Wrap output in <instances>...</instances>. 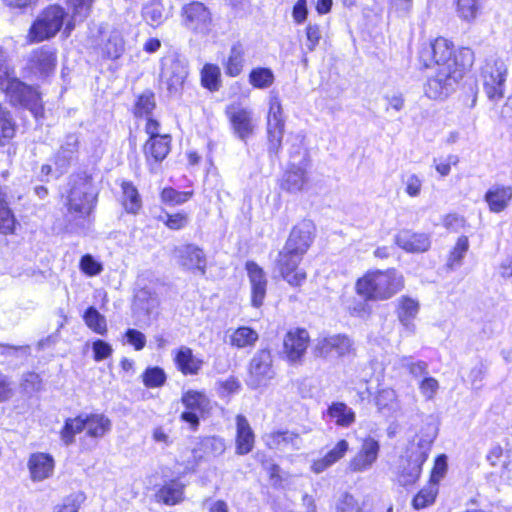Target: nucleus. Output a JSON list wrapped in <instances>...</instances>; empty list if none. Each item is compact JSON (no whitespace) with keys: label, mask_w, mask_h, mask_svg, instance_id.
Returning <instances> with one entry per match:
<instances>
[{"label":"nucleus","mask_w":512,"mask_h":512,"mask_svg":"<svg viewBox=\"0 0 512 512\" xmlns=\"http://www.w3.org/2000/svg\"><path fill=\"white\" fill-rule=\"evenodd\" d=\"M245 64V50L240 43L234 44L227 60L224 63L225 73L230 77H237L243 71Z\"/></svg>","instance_id":"473e14b6"},{"label":"nucleus","mask_w":512,"mask_h":512,"mask_svg":"<svg viewBox=\"0 0 512 512\" xmlns=\"http://www.w3.org/2000/svg\"><path fill=\"white\" fill-rule=\"evenodd\" d=\"M489 465L495 468V474L503 476L508 466V457L504 454L503 448L499 445L491 447L486 455Z\"/></svg>","instance_id":"c03bdc74"},{"label":"nucleus","mask_w":512,"mask_h":512,"mask_svg":"<svg viewBox=\"0 0 512 512\" xmlns=\"http://www.w3.org/2000/svg\"><path fill=\"white\" fill-rule=\"evenodd\" d=\"M143 383L146 387L157 388L162 386L166 381V375L161 368H148L143 374Z\"/></svg>","instance_id":"864d4df0"},{"label":"nucleus","mask_w":512,"mask_h":512,"mask_svg":"<svg viewBox=\"0 0 512 512\" xmlns=\"http://www.w3.org/2000/svg\"><path fill=\"white\" fill-rule=\"evenodd\" d=\"M80 269L88 276H96L103 271V265L92 255L86 254L80 260Z\"/></svg>","instance_id":"4d7b16f0"},{"label":"nucleus","mask_w":512,"mask_h":512,"mask_svg":"<svg viewBox=\"0 0 512 512\" xmlns=\"http://www.w3.org/2000/svg\"><path fill=\"white\" fill-rule=\"evenodd\" d=\"M66 13L58 5L44 9L33 22L27 38L30 42H42L54 37L65 23Z\"/></svg>","instance_id":"0eeeda50"},{"label":"nucleus","mask_w":512,"mask_h":512,"mask_svg":"<svg viewBox=\"0 0 512 512\" xmlns=\"http://www.w3.org/2000/svg\"><path fill=\"white\" fill-rule=\"evenodd\" d=\"M315 233V225L311 220L298 222L279 252L276 268L284 281L291 287L299 288L307 279V273L299 265L303 256L311 246Z\"/></svg>","instance_id":"f257e3e1"},{"label":"nucleus","mask_w":512,"mask_h":512,"mask_svg":"<svg viewBox=\"0 0 512 512\" xmlns=\"http://www.w3.org/2000/svg\"><path fill=\"white\" fill-rule=\"evenodd\" d=\"M413 6V0H389V11L397 16H407Z\"/></svg>","instance_id":"338daca9"},{"label":"nucleus","mask_w":512,"mask_h":512,"mask_svg":"<svg viewBox=\"0 0 512 512\" xmlns=\"http://www.w3.org/2000/svg\"><path fill=\"white\" fill-rule=\"evenodd\" d=\"M92 349L94 352V359L96 361L107 359L113 352L111 345L103 340H96L93 342Z\"/></svg>","instance_id":"774afa93"},{"label":"nucleus","mask_w":512,"mask_h":512,"mask_svg":"<svg viewBox=\"0 0 512 512\" xmlns=\"http://www.w3.org/2000/svg\"><path fill=\"white\" fill-rule=\"evenodd\" d=\"M189 222V217L186 213L167 214L165 225L172 230H179L184 228Z\"/></svg>","instance_id":"69168bd1"},{"label":"nucleus","mask_w":512,"mask_h":512,"mask_svg":"<svg viewBox=\"0 0 512 512\" xmlns=\"http://www.w3.org/2000/svg\"><path fill=\"white\" fill-rule=\"evenodd\" d=\"M258 338V333L254 329L242 326L228 334V343L233 347L242 349L254 346Z\"/></svg>","instance_id":"72a5a7b5"},{"label":"nucleus","mask_w":512,"mask_h":512,"mask_svg":"<svg viewBox=\"0 0 512 512\" xmlns=\"http://www.w3.org/2000/svg\"><path fill=\"white\" fill-rule=\"evenodd\" d=\"M348 449L349 443L346 440L339 441L336 446L331 449L323 458L313 462L311 466L312 471L316 474L323 472L339 459H341L348 451Z\"/></svg>","instance_id":"2f4dec72"},{"label":"nucleus","mask_w":512,"mask_h":512,"mask_svg":"<svg viewBox=\"0 0 512 512\" xmlns=\"http://www.w3.org/2000/svg\"><path fill=\"white\" fill-rule=\"evenodd\" d=\"M173 355L176 368L185 376L197 375L203 367V359L196 356L190 347L181 346L173 351Z\"/></svg>","instance_id":"412c9836"},{"label":"nucleus","mask_w":512,"mask_h":512,"mask_svg":"<svg viewBox=\"0 0 512 512\" xmlns=\"http://www.w3.org/2000/svg\"><path fill=\"white\" fill-rule=\"evenodd\" d=\"M350 340L348 337L335 335L320 339L315 346V353L318 356H328L332 353L343 355L349 351Z\"/></svg>","instance_id":"c85d7f7f"},{"label":"nucleus","mask_w":512,"mask_h":512,"mask_svg":"<svg viewBox=\"0 0 512 512\" xmlns=\"http://www.w3.org/2000/svg\"><path fill=\"white\" fill-rule=\"evenodd\" d=\"M85 431V414H80L74 418H67L60 431V438L65 445H71L77 434Z\"/></svg>","instance_id":"4c0bfd02"},{"label":"nucleus","mask_w":512,"mask_h":512,"mask_svg":"<svg viewBox=\"0 0 512 512\" xmlns=\"http://www.w3.org/2000/svg\"><path fill=\"white\" fill-rule=\"evenodd\" d=\"M30 479L33 482H42L52 477L55 461L51 454L44 452L32 453L27 461Z\"/></svg>","instance_id":"aec40b11"},{"label":"nucleus","mask_w":512,"mask_h":512,"mask_svg":"<svg viewBox=\"0 0 512 512\" xmlns=\"http://www.w3.org/2000/svg\"><path fill=\"white\" fill-rule=\"evenodd\" d=\"M380 445L373 437H365L359 440L357 452L354 455V472L369 470L378 458Z\"/></svg>","instance_id":"6ab92c4d"},{"label":"nucleus","mask_w":512,"mask_h":512,"mask_svg":"<svg viewBox=\"0 0 512 512\" xmlns=\"http://www.w3.org/2000/svg\"><path fill=\"white\" fill-rule=\"evenodd\" d=\"M201 83L211 92L218 91L221 86V71L215 64H205L201 70Z\"/></svg>","instance_id":"79ce46f5"},{"label":"nucleus","mask_w":512,"mask_h":512,"mask_svg":"<svg viewBox=\"0 0 512 512\" xmlns=\"http://www.w3.org/2000/svg\"><path fill=\"white\" fill-rule=\"evenodd\" d=\"M250 284V299L251 305L254 308H259L263 305L268 280L265 271L254 261H248L245 265Z\"/></svg>","instance_id":"a211bd4d"},{"label":"nucleus","mask_w":512,"mask_h":512,"mask_svg":"<svg viewBox=\"0 0 512 512\" xmlns=\"http://www.w3.org/2000/svg\"><path fill=\"white\" fill-rule=\"evenodd\" d=\"M484 200L492 213H501L512 200V187L494 185L485 193Z\"/></svg>","instance_id":"393cba45"},{"label":"nucleus","mask_w":512,"mask_h":512,"mask_svg":"<svg viewBox=\"0 0 512 512\" xmlns=\"http://www.w3.org/2000/svg\"><path fill=\"white\" fill-rule=\"evenodd\" d=\"M184 26L196 35L207 36L213 30V17L202 2L193 1L181 9Z\"/></svg>","instance_id":"9d476101"},{"label":"nucleus","mask_w":512,"mask_h":512,"mask_svg":"<svg viewBox=\"0 0 512 512\" xmlns=\"http://www.w3.org/2000/svg\"><path fill=\"white\" fill-rule=\"evenodd\" d=\"M310 337L305 329L289 331L283 340V353L288 362L300 363L305 355Z\"/></svg>","instance_id":"f3484780"},{"label":"nucleus","mask_w":512,"mask_h":512,"mask_svg":"<svg viewBox=\"0 0 512 512\" xmlns=\"http://www.w3.org/2000/svg\"><path fill=\"white\" fill-rule=\"evenodd\" d=\"M181 402L187 409L182 412L181 420L189 423L193 429L199 425V416L208 412L211 401L202 391L187 390L182 394Z\"/></svg>","instance_id":"f8f14e48"},{"label":"nucleus","mask_w":512,"mask_h":512,"mask_svg":"<svg viewBox=\"0 0 512 512\" xmlns=\"http://www.w3.org/2000/svg\"><path fill=\"white\" fill-rule=\"evenodd\" d=\"M272 356L269 350L258 351L250 361L246 383L253 389L265 387L274 378Z\"/></svg>","instance_id":"9b49d317"},{"label":"nucleus","mask_w":512,"mask_h":512,"mask_svg":"<svg viewBox=\"0 0 512 512\" xmlns=\"http://www.w3.org/2000/svg\"><path fill=\"white\" fill-rule=\"evenodd\" d=\"M0 90L10 103L28 108L36 117L41 113L40 96L32 87L20 81L6 52L0 49Z\"/></svg>","instance_id":"20e7f679"},{"label":"nucleus","mask_w":512,"mask_h":512,"mask_svg":"<svg viewBox=\"0 0 512 512\" xmlns=\"http://www.w3.org/2000/svg\"><path fill=\"white\" fill-rule=\"evenodd\" d=\"M79 138L76 134H68L64 137L60 148L55 155V164L63 169L66 168L75 154L78 152Z\"/></svg>","instance_id":"7c9ffc66"},{"label":"nucleus","mask_w":512,"mask_h":512,"mask_svg":"<svg viewBox=\"0 0 512 512\" xmlns=\"http://www.w3.org/2000/svg\"><path fill=\"white\" fill-rule=\"evenodd\" d=\"M15 135V123L10 112L0 104V145Z\"/></svg>","instance_id":"8fccbe9b"},{"label":"nucleus","mask_w":512,"mask_h":512,"mask_svg":"<svg viewBox=\"0 0 512 512\" xmlns=\"http://www.w3.org/2000/svg\"><path fill=\"white\" fill-rule=\"evenodd\" d=\"M31 61L34 66L44 74L51 72L56 65L55 54L52 51L44 48L36 50L32 55Z\"/></svg>","instance_id":"37998d69"},{"label":"nucleus","mask_w":512,"mask_h":512,"mask_svg":"<svg viewBox=\"0 0 512 512\" xmlns=\"http://www.w3.org/2000/svg\"><path fill=\"white\" fill-rule=\"evenodd\" d=\"M475 56L472 49L462 47L459 49V56L454 62L453 69L435 68V71L428 77L424 86L425 95L433 100L446 98L455 88L456 84L471 69Z\"/></svg>","instance_id":"7ed1b4c3"},{"label":"nucleus","mask_w":512,"mask_h":512,"mask_svg":"<svg viewBox=\"0 0 512 512\" xmlns=\"http://www.w3.org/2000/svg\"><path fill=\"white\" fill-rule=\"evenodd\" d=\"M171 137L163 134L162 137L149 138L143 148L145 158L149 164L163 161L170 151Z\"/></svg>","instance_id":"a878e982"},{"label":"nucleus","mask_w":512,"mask_h":512,"mask_svg":"<svg viewBox=\"0 0 512 512\" xmlns=\"http://www.w3.org/2000/svg\"><path fill=\"white\" fill-rule=\"evenodd\" d=\"M255 445V434L247 420L241 414L236 416V438L235 453L237 455H246L250 453Z\"/></svg>","instance_id":"4be33fe9"},{"label":"nucleus","mask_w":512,"mask_h":512,"mask_svg":"<svg viewBox=\"0 0 512 512\" xmlns=\"http://www.w3.org/2000/svg\"><path fill=\"white\" fill-rule=\"evenodd\" d=\"M285 122L283 119L282 106L278 97L270 100L267 117V132L270 149L277 151L282 143Z\"/></svg>","instance_id":"dca6fc26"},{"label":"nucleus","mask_w":512,"mask_h":512,"mask_svg":"<svg viewBox=\"0 0 512 512\" xmlns=\"http://www.w3.org/2000/svg\"><path fill=\"white\" fill-rule=\"evenodd\" d=\"M70 185L66 204L68 215L77 223L83 224L94 209L96 194L91 179L86 174L72 176Z\"/></svg>","instance_id":"423d86ee"},{"label":"nucleus","mask_w":512,"mask_h":512,"mask_svg":"<svg viewBox=\"0 0 512 512\" xmlns=\"http://www.w3.org/2000/svg\"><path fill=\"white\" fill-rule=\"evenodd\" d=\"M17 221L7 202V193L0 188V234H14Z\"/></svg>","instance_id":"c9c22d12"},{"label":"nucleus","mask_w":512,"mask_h":512,"mask_svg":"<svg viewBox=\"0 0 512 512\" xmlns=\"http://www.w3.org/2000/svg\"><path fill=\"white\" fill-rule=\"evenodd\" d=\"M249 84L256 89H268L275 82V75L270 68L256 67L248 75Z\"/></svg>","instance_id":"58836bf2"},{"label":"nucleus","mask_w":512,"mask_h":512,"mask_svg":"<svg viewBox=\"0 0 512 512\" xmlns=\"http://www.w3.org/2000/svg\"><path fill=\"white\" fill-rule=\"evenodd\" d=\"M397 400V393L392 388L381 389L376 396V404L379 408H386Z\"/></svg>","instance_id":"e2e57ef3"},{"label":"nucleus","mask_w":512,"mask_h":512,"mask_svg":"<svg viewBox=\"0 0 512 512\" xmlns=\"http://www.w3.org/2000/svg\"><path fill=\"white\" fill-rule=\"evenodd\" d=\"M447 471V458L445 455H440L436 458L434 467L432 469L430 483L437 486L439 481L444 477Z\"/></svg>","instance_id":"680f3d73"},{"label":"nucleus","mask_w":512,"mask_h":512,"mask_svg":"<svg viewBox=\"0 0 512 512\" xmlns=\"http://www.w3.org/2000/svg\"><path fill=\"white\" fill-rule=\"evenodd\" d=\"M143 17L149 25L153 27L159 26L165 19L163 4L158 1L146 4L143 8Z\"/></svg>","instance_id":"49530a36"},{"label":"nucleus","mask_w":512,"mask_h":512,"mask_svg":"<svg viewBox=\"0 0 512 512\" xmlns=\"http://www.w3.org/2000/svg\"><path fill=\"white\" fill-rule=\"evenodd\" d=\"M187 71L179 62H172L163 70V78L170 92H176L183 85Z\"/></svg>","instance_id":"e433bc0d"},{"label":"nucleus","mask_w":512,"mask_h":512,"mask_svg":"<svg viewBox=\"0 0 512 512\" xmlns=\"http://www.w3.org/2000/svg\"><path fill=\"white\" fill-rule=\"evenodd\" d=\"M308 184L307 172L303 167L291 165L283 175L281 188L289 193L302 192Z\"/></svg>","instance_id":"bb28decb"},{"label":"nucleus","mask_w":512,"mask_h":512,"mask_svg":"<svg viewBox=\"0 0 512 512\" xmlns=\"http://www.w3.org/2000/svg\"><path fill=\"white\" fill-rule=\"evenodd\" d=\"M438 493V488L434 484H429L427 487L420 490L413 498L412 506L414 509H423L434 503Z\"/></svg>","instance_id":"09e8293b"},{"label":"nucleus","mask_w":512,"mask_h":512,"mask_svg":"<svg viewBox=\"0 0 512 512\" xmlns=\"http://www.w3.org/2000/svg\"><path fill=\"white\" fill-rule=\"evenodd\" d=\"M420 309L418 300L409 296H402L397 300V317L405 330L414 333L416 326L414 319L417 317Z\"/></svg>","instance_id":"b1692460"},{"label":"nucleus","mask_w":512,"mask_h":512,"mask_svg":"<svg viewBox=\"0 0 512 512\" xmlns=\"http://www.w3.org/2000/svg\"><path fill=\"white\" fill-rule=\"evenodd\" d=\"M85 324L95 333L105 335L107 333V322L105 317L94 307H89L84 313Z\"/></svg>","instance_id":"a18cd8bd"},{"label":"nucleus","mask_w":512,"mask_h":512,"mask_svg":"<svg viewBox=\"0 0 512 512\" xmlns=\"http://www.w3.org/2000/svg\"><path fill=\"white\" fill-rule=\"evenodd\" d=\"M436 435V427L427 424L408 443L396 465L397 480L401 485L407 486L417 482Z\"/></svg>","instance_id":"f03ea898"},{"label":"nucleus","mask_w":512,"mask_h":512,"mask_svg":"<svg viewBox=\"0 0 512 512\" xmlns=\"http://www.w3.org/2000/svg\"><path fill=\"white\" fill-rule=\"evenodd\" d=\"M93 0H68L72 8L71 20L65 23L64 34L69 36L75 27L76 22L83 21L90 13Z\"/></svg>","instance_id":"f704fd0d"},{"label":"nucleus","mask_w":512,"mask_h":512,"mask_svg":"<svg viewBox=\"0 0 512 512\" xmlns=\"http://www.w3.org/2000/svg\"><path fill=\"white\" fill-rule=\"evenodd\" d=\"M155 108V101L153 94H142L135 105V115L149 116L152 110Z\"/></svg>","instance_id":"6e6d98bb"},{"label":"nucleus","mask_w":512,"mask_h":512,"mask_svg":"<svg viewBox=\"0 0 512 512\" xmlns=\"http://www.w3.org/2000/svg\"><path fill=\"white\" fill-rule=\"evenodd\" d=\"M157 497L167 505H175L183 498V485L176 481L166 483L159 489Z\"/></svg>","instance_id":"a19ab883"},{"label":"nucleus","mask_w":512,"mask_h":512,"mask_svg":"<svg viewBox=\"0 0 512 512\" xmlns=\"http://www.w3.org/2000/svg\"><path fill=\"white\" fill-rule=\"evenodd\" d=\"M327 414L339 426L347 427L352 422V412L343 403H333L329 407Z\"/></svg>","instance_id":"de8ad7c7"},{"label":"nucleus","mask_w":512,"mask_h":512,"mask_svg":"<svg viewBox=\"0 0 512 512\" xmlns=\"http://www.w3.org/2000/svg\"><path fill=\"white\" fill-rule=\"evenodd\" d=\"M192 195V191L180 192L173 188H164L161 192V200L170 205H181L187 202Z\"/></svg>","instance_id":"603ef678"},{"label":"nucleus","mask_w":512,"mask_h":512,"mask_svg":"<svg viewBox=\"0 0 512 512\" xmlns=\"http://www.w3.org/2000/svg\"><path fill=\"white\" fill-rule=\"evenodd\" d=\"M111 420L102 413L85 414V433L89 438H103L110 432Z\"/></svg>","instance_id":"c756f323"},{"label":"nucleus","mask_w":512,"mask_h":512,"mask_svg":"<svg viewBox=\"0 0 512 512\" xmlns=\"http://www.w3.org/2000/svg\"><path fill=\"white\" fill-rule=\"evenodd\" d=\"M478 11L476 0H458L457 12L464 20H472L476 17Z\"/></svg>","instance_id":"13d9d810"},{"label":"nucleus","mask_w":512,"mask_h":512,"mask_svg":"<svg viewBox=\"0 0 512 512\" xmlns=\"http://www.w3.org/2000/svg\"><path fill=\"white\" fill-rule=\"evenodd\" d=\"M263 439L270 449L277 450L299 449L301 443L299 435L290 431H273L265 434Z\"/></svg>","instance_id":"cd10ccee"},{"label":"nucleus","mask_w":512,"mask_h":512,"mask_svg":"<svg viewBox=\"0 0 512 512\" xmlns=\"http://www.w3.org/2000/svg\"><path fill=\"white\" fill-rule=\"evenodd\" d=\"M122 204L128 213L136 214L142 207V200L137 188L129 182L122 184Z\"/></svg>","instance_id":"ea45409f"},{"label":"nucleus","mask_w":512,"mask_h":512,"mask_svg":"<svg viewBox=\"0 0 512 512\" xmlns=\"http://www.w3.org/2000/svg\"><path fill=\"white\" fill-rule=\"evenodd\" d=\"M469 249V240L467 236H460L450 252L447 264L450 268H454L461 264L465 253Z\"/></svg>","instance_id":"3c124183"},{"label":"nucleus","mask_w":512,"mask_h":512,"mask_svg":"<svg viewBox=\"0 0 512 512\" xmlns=\"http://www.w3.org/2000/svg\"><path fill=\"white\" fill-rule=\"evenodd\" d=\"M508 65L504 59L491 57L482 68L484 90L489 99L497 101L504 95Z\"/></svg>","instance_id":"6e6552de"},{"label":"nucleus","mask_w":512,"mask_h":512,"mask_svg":"<svg viewBox=\"0 0 512 512\" xmlns=\"http://www.w3.org/2000/svg\"><path fill=\"white\" fill-rule=\"evenodd\" d=\"M99 40L94 48L105 59H118L125 51V41L121 31L114 28H102Z\"/></svg>","instance_id":"ddd939ff"},{"label":"nucleus","mask_w":512,"mask_h":512,"mask_svg":"<svg viewBox=\"0 0 512 512\" xmlns=\"http://www.w3.org/2000/svg\"><path fill=\"white\" fill-rule=\"evenodd\" d=\"M225 114L238 138L244 141L253 134L255 125L250 110L239 104H231L226 107Z\"/></svg>","instance_id":"2eb2a0df"},{"label":"nucleus","mask_w":512,"mask_h":512,"mask_svg":"<svg viewBox=\"0 0 512 512\" xmlns=\"http://www.w3.org/2000/svg\"><path fill=\"white\" fill-rule=\"evenodd\" d=\"M404 277L396 269L369 271L356 284L359 295L367 300L383 301L404 288Z\"/></svg>","instance_id":"39448f33"},{"label":"nucleus","mask_w":512,"mask_h":512,"mask_svg":"<svg viewBox=\"0 0 512 512\" xmlns=\"http://www.w3.org/2000/svg\"><path fill=\"white\" fill-rule=\"evenodd\" d=\"M397 245L409 253L426 252L431 245L427 234L403 230L396 236Z\"/></svg>","instance_id":"5701e85b"},{"label":"nucleus","mask_w":512,"mask_h":512,"mask_svg":"<svg viewBox=\"0 0 512 512\" xmlns=\"http://www.w3.org/2000/svg\"><path fill=\"white\" fill-rule=\"evenodd\" d=\"M177 263L183 269L197 272L201 275L206 273L207 260L204 251L194 244H186L176 247L174 250Z\"/></svg>","instance_id":"4468645a"},{"label":"nucleus","mask_w":512,"mask_h":512,"mask_svg":"<svg viewBox=\"0 0 512 512\" xmlns=\"http://www.w3.org/2000/svg\"><path fill=\"white\" fill-rule=\"evenodd\" d=\"M459 163V157L454 154H449L444 158H439L434 160V167L437 173L446 177L451 172V167L456 166Z\"/></svg>","instance_id":"5fc2aeb1"},{"label":"nucleus","mask_w":512,"mask_h":512,"mask_svg":"<svg viewBox=\"0 0 512 512\" xmlns=\"http://www.w3.org/2000/svg\"><path fill=\"white\" fill-rule=\"evenodd\" d=\"M405 193L412 198L418 197L421 194L423 180L416 174H410L404 181Z\"/></svg>","instance_id":"bf43d9fd"},{"label":"nucleus","mask_w":512,"mask_h":512,"mask_svg":"<svg viewBox=\"0 0 512 512\" xmlns=\"http://www.w3.org/2000/svg\"><path fill=\"white\" fill-rule=\"evenodd\" d=\"M321 39L320 28L316 24H309L306 27V47L308 51L315 50Z\"/></svg>","instance_id":"0e129e2a"},{"label":"nucleus","mask_w":512,"mask_h":512,"mask_svg":"<svg viewBox=\"0 0 512 512\" xmlns=\"http://www.w3.org/2000/svg\"><path fill=\"white\" fill-rule=\"evenodd\" d=\"M458 56L459 49L455 51L452 42L443 37L434 39L421 51V58L427 66L434 63L441 69H453Z\"/></svg>","instance_id":"1a4fd4ad"},{"label":"nucleus","mask_w":512,"mask_h":512,"mask_svg":"<svg viewBox=\"0 0 512 512\" xmlns=\"http://www.w3.org/2000/svg\"><path fill=\"white\" fill-rule=\"evenodd\" d=\"M219 394L223 397L237 393L241 384L237 378L230 376L227 379L219 380L217 382Z\"/></svg>","instance_id":"052dcab7"}]
</instances>
